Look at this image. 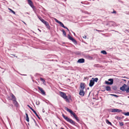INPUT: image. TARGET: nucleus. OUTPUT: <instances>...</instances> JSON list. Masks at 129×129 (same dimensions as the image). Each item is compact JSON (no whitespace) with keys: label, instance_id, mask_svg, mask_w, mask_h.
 <instances>
[{"label":"nucleus","instance_id":"nucleus-24","mask_svg":"<svg viewBox=\"0 0 129 129\" xmlns=\"http://www.w3.org/2000/svg\"><path fill=\"white\" fill-rule=\"evenodd\" d=\"M105 83L106 84H107L112 85L111 83H110V82H109L107 81H105Z\"/></svg>","mask_w":129,"mask_h":129},{"label":"nucleus","instance_id":"nucleus-32","mask_svg":"<svg viewBox=\"0 0 129 129\" xmlns=\"http://www.w3.org/2000/svg\"><path fill=\"white\" fill-rule=\"evenodd\" d=\"M26 120L28 122H29V119L28 117H26Z\"/></svg>","mask_w":129,"mask_h":129},{"label":"nucleus","instance_id":"nucleus-42","mask_svg":"<svg viewBox=\"0 0 129 129\" xmlns=\"http://www.w3.org/2000/svg\"><path fill=\"white\" fill-rule=\"evenodd\" d=\"M96 30V31H101V30Z\"/></svg>","mask_w":129,"mask_h":129},{"label":"nucleus","instance_id":"nucleus-13","mask_svg":"<svg viewBox=\"0 0 129 129\" xmlns=\"http://www.w3.org/2000/svg\"><path fill=\"white\" fill-rule=\"evenodd\" d=\"M84 59L83 58H81L79 59L78 61L77 62L79 63H83L84 62Z\"/></svg>","mask_w":129,"mask_h":129},{"label":"nucleus","instance_id":"nucleus-6","mask_svg":"<svg viewBox=\"0 0 129 129\" xmlns=\"http://www.w3.org/2000/svg\"><path fill=\"white\" fill-rule=\"evenodd\" d=\"M41 21L48 28H50V26L48 23L46 21L44 20L43 19H41Z\"/></svg>","mask_w":129,"mask_h":129},{"label":"nucleus","instance_id":"nucleus-23","mask_svg":"<svg viewBox=\"0 0 129 129\" xmlns=\"http://www.w3.org/2000/svg\"><path fill=\"white\" fill-rule=\"evenodd\" d=\"M106 121L107 123H108L111 125H112V124L110 122H109L108 120L106 119Z\"/></svg>","mask_w":129,"mask_h":129},{"label":"nucleus","instance_id":"nucleus-28","mask_svg":"<svg viewBox=\"0 0 129 129\" xmlns=\"http://www.w3.org/2000/svg\"><path fill=\"white\" fill-rule=\"evenodd\" d=\"M41 80L43 82V83L44 84V83L45 82V80L44 79H43L42 78H40Z\"/></svg>","mask_w":129,"mask_h":129},{"label":"nucleus","instance_id":"nucleus-34","mask_svg":"<svg viewBox=\"0 0 129 129\" xmlns=\"http://www.w3.org/2000/svg\"><path fill=\"white\" fill-rule=\"evenodd\" d=\"M119 124L121 126H123V124L122 122L120 123Z\"/></svg>","mask_w":129,"mask_h":129},{"label":"nucleus","instance_id":"nucleus-1","mask_svg":"<svg viewBox=\"0 0 129 129\" xmlns=\"http://www.w3.org/2000/svg\"><path fill=\"white\" fill-rule=\"evenodd\" d=\"M62 115L63 117L67 121L70 122L72 124H75V122L72 119L69 118L67 116H65L63 114H62Z\"/></svg>","mask_w":129,"mask_h":129},{"label":"nucleus","instance_id":"nucleus-14","mask_svg":"<svg viewBox=\"0 0 129 129\" xmlns=\"http://www.w3.org/2000/svg\"><path fill=\"white\" fill-rule=\"evenodd\" d=\"M13 103L15 105V106L16 107H18V104L16 101V100H13Z\"/></svg>","mask_w":129,"mask_h":129},{"label":"nucleus","instance_id":"nucleus-37","mask_svg":"<svg viewBox=\"0 0 129 129\" xmlns=\"http://www.w3.org/2000/svg\"><path fill=\"white\" fill-rule=\"evenodd\" d=\"M112 13L115 14L116 13V12L115 11H114L113 12H112Z\"/></svg>","mask_w":129,"mask_h":129},{"label":"nucleus","instance_id":"nucleus-8","mask_svg":"<svg viewBox=\"0 0 129 129\" xmlns=\"http://www.w3.org/2000/svg\"><path fill=\"white\" fill-rule=\"evenodd\" d=\"M28 4L33 9H34V7L33 5L32 2L31 1V0H27Z\"/></svg>","mask_w":129,"mask_h":129},{"label":"nucleus","instance_id":"nucleus-15","mask_svg":"<svg viewBox=\"0 0 129 129\" xmlns=\"http://www.w3.org/2000/svg\"><path fill=\"white\" fill-rule=\"evenodd\" d=\"M74 117L78 122L79 121V120L78 117H77V116L76 114L74 116Z\"/></svg>","mask_w":129,"mask_h":129},{"label":"nucleus","instance_id":"nucleus-38","mask_svg":"<svg viewBox=\"0 0 129 129\" xmlns=\"http://www.w3.org/2000/svg\"><path fill=\"white\" fill-rule=\"evenodd\" d=\"M25 115H26V117H28V114H27V113H25Z\"/></svg>","mask_w":129,"mask_h":129},{"label":"nucleus","instance_id":"nucleus-31","mask_svg":"<svg viewBox=\"0 0 129 129\" xmlns=\"http://www.w3.org/2000/svg\"><path fill=\"white\" fill-rule=\"evenodd\" d=\"M126 92L127 93L129 92V87L128 86L127 89L126 90Z\"/></svg>","mask_w":129,"mask_h":129},{"label":"nucleus","instance_id":"nucleus-17","mask_svg":"<svg viewBox=\"0 0 129 129\" xmlns=\"http://www.w3.org/2000/svg\"><path fill=\"white\" fill-rule=\"evenodd\" d=\"M71 41H72V42H73L74 43V44H75L76 45L77 44V42L76 41V40H75L73 38L72 39V40H71Z\"/></svg>","mask_w":129,"mask_h":129},{"label":"nucleus","instance_id":"nucleus-26","mask_svg":"<svg viewBox=\"0 0 129 129\" xmlns=\"http://www.w3.org/2000/svg\"><path fill=\"white\" fill-rule=\"evenodd\" d=\"M33 111L35 114L36 115L37 117H38V115L36 112L34 110H33Z\"/></svg>","mask_w":129,"mask_h":129},{"label":"nucleus","instance_id":"nucleus-12","mask_svg":"<svg viewBox=\"0 0 129 129\" xmlns=\"http://www.w3.org/2000/svg\"><path fill=\"white\" fill-rule=\"evenodd\" d=\"M80 88H81L80 90H83L85 88L84 84L83 83H81L80 84Z\"/></svg>","mask_w":129,"mask_h":129},{"label":"nucleus","instance_id":"nucleus-11","mask_svg":"<svg viewBox=\"0 0 129 129\" xmlns=\"http://www.w3.org/2000/svg\"><path fill=\"white\" fill-rule=\"evenodd\" d=\"M94 83L93 80H90L89 83V85L90 87H91L93 85Z\"/></svg>","mask_w":129,"mask_h":129},{"label":"nucleus","instance_id":"nucleus-36","mask_svg":"<svg viewBox=\"0 0 129 129\" xmlns=\"http://www.w3.org/2000/svg\"><path fill=\"white\" fill-rule=\"evenodd\" d=\"M64 28L67 29L68 30V31H69V29H68V28L67 27L65 26V27H64Z\"/></svg>","mask_w":129,"mask_h":129},{"label":"nucleus","instance_id":"nucleus-45","mask_svg":"<svg viewBox=\"0 0 129 129\" xmlns=\"http://www.w3.org/2000/svg\"><path fill=\"white\" fill-rule=\"evenodd\" d=\"M39 119H40V118L39 117V116H38V117H37Z\"/></svg>","mask_w":129,"mask_h":129},{"label":"nucleus","instance_id":"nucleus-25","mask_svg":"<svg viewBox=\"0 0 129 129\" xmlns=\"http://www.w3.org/2000/svg\"><path fill=\"white\" fill-rule=\"evenodd\" d=\"M62 31L63 32V34L64 35V36L65 37H66V35L65 31L63 30H62Z\"/></svg>","mask_w":129,"mask_h":129},{"label":"nucleus","instance_id":"nucleus-44","mask_svg":"<svg viewBox=\"0 0 129 129\" xmlns=\"http://www.w3.org/2000/svg\"><path fill=\"white\" fill-rule=\"evenodd\" d=\"M38 29L40 31H41L40 30H39V29Z\"/></svg>","mask_w":129,"mask_h":129},{"label":"nucleus","instance_id":"nucleus-43","mask_svg":"<svg viewBox=\"0 0 129 129\" xmlns=\"http://www.w3.org/2000/svg\"><path fill=\"white\" fill-rule=\"evenodd\" d=\"M123 80L125 81H126V80H125L123 79Z\"/></svg>","mask_w":129,"mask_h":129},{"label":"nucleus","instance_id":"nucleus-22","mask_svg":"<svg viewBox=\"0 0 129 129\" xmlns=\"http://www.w3.org/2000/svg\"><path fill=\"white\" fill-rule=\"evenodd\" d=\"M68 38L69 39L71 40H72V39H73V38H72V37H71L69 35H68Z\"/></svg>","mask_w":129,"mask_h":129},{"label":"nucleus","instance_id":"nucleus-2","mask_svg":"<svg viewBox=\"0 0 129 129\" xmlns=\"http://www.w3.org/2000/svg\"><path fill=\"white\" fill-rule=\"evenodd\" d=\"M59 93L60 96L64 99L66 100L67 101L69 102V101L67 96L65 93L61 91H60Z\"/></svg>","mask_w":129,"mask_h":129},{"label":"nucleus","instance_id":"nucleus-41","mask_svg":"<svg viewBox=\"0 0 129 129\" xmlns=\"http://www.w3.org/2000/svg\"><path fill=\"white\" fill-rule=\"evenodd\" d=\"M83 38H84L85 39H86V36H85L84 37H83Z\"/></svg>","mask_w":129,"mask_h":129},{"label":"nucleus","instance_id":"nucleus-47","mask_svg":"<svg viewBox=\"0 0 129 129\" xmlns=\"http://www.w3.org/2000/svg\"><path fill=\"white\" fill-rule=\"evenodd\" d=\"M74 35H75V34L74 33Z\"/></svg>","mask_w":129,"mask_h":129},{"label":"nucleus","instance_id":"nucleus-10","mask_svg":"<svg viewBox=\"0 0 129 129\" xmlns=\"http://www.w3.org/2000/svg\"><path fill=\"white\" fill-rule=\"evenodd\" d=\"M85 92L83 90H80V91L79 93V95L82 96H83L84 95Z\"/></svg>","mask_w":129,"mask_h":129},{"label":"nucleus","instance_id":"nucleus-30","mask_svg":"<svg viewBox=\"0 0 129 129\" xmlns=\"http://www.w3.org/2000/svg\"><path fill=\"white\" fill-rule=\"evenodd\" d=\"M27 106L33 111V110H34L30 106L28 105H27Z\"/></svg>","mask_w":129,"mask_h":129},{"label":"nucleus","instance_id":"nucleus-40","mask_svg":"<svg viewBox=\"0 0 129 129\" xmlns=\"http://www.w3.org/2000/svg\"><path fill=\"white\" fill-rule=\"evenodd\" d=\"M39 19L41 21V19H42L41 18V17H39Z\"/></svg>","mask_w":129,"mask_h":129},{"label":"nucleus","instance_id":"nucleus-5","mask_svg":"<svg viewBox=\"0 0 129 129\" xmlns=\"http://www.w3.org/2000/svg\"><path fill=\"white\" fill-rule=\"evenodd\" d=\"M65 109L67 111L70 112L71 114L72 115L73 117L76 114L72 110L69 109L67 107H65Z\"/></svg>","mask_w":129,"mask_h":129},{"label":"nucleus","instance_id":"nucleus-19","mask_svg":"<svg viewBox=\"0 0 129 129\" xmlns=\"http://www.w3.org/2000/svg\"><path fill=\"white\" fill-rule=\"evenodd\" d=\"M101 53L104 54H106L107 53L105 50H103L101 51Z\"/></svg>","mask_w":129,"mask_h":129},{"label":"nucleus","instance_id":"nucleus-21","mask_svg":"<svg viewBox=\"0 0 129 129\" xmlns=\"http://www.w3.org/2000/svg\"><path fill=\"white\" fill-rule=\"evenodd\" d=\"M11 96L12 98L13 99V100H16L15 97L14 95H13V94H12Z\"/></svg>","mask_w":129,"mask_h":129},{"label":"nucleus","instance_id":"nucleus-29","mask_svg":"<svg viewBox=\"0 0 129 129\" xmlns=\"http://www.w3.org/2000/svg\"><path fill=\"white\" fill-rule=\"evenodd\" d=\"M94 80H93L94 81V82L95 81L96 82H97L98 80V79L97 78H95L94 79H93Z\"/></svg>","mask_w":129,"mask_h":129},{"label":"nucleus","instance_id":"nucleus-27","mask_svg":"<svg viewBox=\"0 0 129 129\" xmlns=\"http://www.w3.org/2000/svg\"><path fill=\"white\" fill-rule=\"evenodd\" d=\"M123 114L126 116H129V112H127L125 113H123Z\"/></svg>","mask_w":129,"mask_h":129},{"label":"nucleus","instance_id":"nucleus-3","mask_svg":"<svg viewBox=\"0 0 129 129\" xmlns=\"http://www.w3.org/2000/svg\"><path fill=\"white\" fill-rule=\"evenodd\" d=\"M109 111L112 112H120L122 111V110L117 109H109Z\"/></svg>","mask_w":129,"mask_h":129},{"label":"nucleus","instance_id":"nucleus-9","mask_svg":"<svg viewBox=\"0 0 129 129\" xmlns=\"http://www.w3.org/2000/svg\"><path fill=\"white\" fill-rule=\"evenodd\" d=\"M38 88L41 91V92H42V94L44 95H45L46 94L45 93V92L44 91V90H43L42 88L40 87L39 86H38Z\"/></svg>","mask_w":129,"mask_h":129},{"label":"nucleus","instance_id":"nucleus-48","mask_svg":"<svg viewBox=\"0 0 129 129\" xmlns=\"http://www.w3.org/2000/svg\"><path fill=\"white\" fill-rule=\"evenodd\" d=\"M123 77L124 78H126V77Z\"/></svg>","mask_w":129,"mask_h":129},{"label":"nucleus","instance_id":"nucleus-33","mask_svg":"<svg viewBox=\"0 0 129 129\" xmlns=\"http://www.w3.org/2000/svg\"><path fill=\"white\" fill-rule=\"evenodd\" d=\"M110 95L113 96L115 97H118V96L114 94H110Z\"/></svg>","mask_w":129,"mask_h":129},{"label":"nucleus","instance_id":"nucleus-46","mask_svg":"<svg viewBox=\"0 0 129 129\" xmlns=\"http://www.w3.org/2000/svg\"><path fill=\"white\" fill-rule=\"evenodd\" d=\"M55 124V125L56 126V127H57V125H56V124Z\"/></svg>","mask_w":129,"mask_h":129},{"label":"nucleus","instance_id":"nucleus-18","mask_svg":"<svg viewBox=\"0 0 129 129\" xmlns=\"http://www.w3.org/2000/svg\"><path fill=\"white\" fill-rule=\"evenodd\" d=\"M108 81H110V83H112V84L113 83V79H109L108 80Z\"/></svg>","mask_w":129,"mask_h":129},{"label":"nucleus","instance_id":"nucleus-7","mask_svg":"<svg viewBox=\"0 0 129 129\" xmlns=\"http://www.w3.org/2000/svg\"><path fill=\"white\" fill-rule=\"evenodd\" d=\"M54 20L55 21L57 22V23L59 24L60 26H61L64 28L65 27V26L63 25V24L61 22L59 21H58L55 18H54Z\"/></svg>","mask_w":129,"mask_h":129},{"label":"nucleus","instance_id":"nucleus-16","mask_svg":"<svg viewBox=\"0 0 129 129\" xmlns=\"http://www.w3.org/2000/svg\"><path fill=\"white\" fill-rule=\"evenodd\" d=\"M106 90L108 91H110L111 90V87L109 86H106Z\"/></svg>","mask_w":129,"mask_h":129},{"label":"nucleus","instance_id":"nucleus-49","mask_svg":"<svg viewBox=\"0 0 129 129\" xmlns=\"http://www.w3.org/2000/svg\"><path fill=\"white\" fill-rule=\"evenodd\" d=\"M127 98H129V96H127Z\"/></svg>","mask_w":129,"mask_h":129},{"label":"nucleus","instance_id":"nucleus-20","mask_svg":"<svg viewBox=\"0 0 129 129\" xmlns=\"http://www.w3.org/2000/svg\"><path fill=\"white\" fill-rule=\"evenodd\" d=\"M8 9L10 10V11L12 13H13L14 14H15V12H14L11 9L8 8Z\"/></svg>","mask_w":129,"mask_h":129},{"label":"nucleus","instance_id":"nucleus-39","mask_svg":"<svg viewBox=\"0 0 129 129\" xmlns=\"http://www.w3.org/2000/svg\"><path fill=\"white\" fill-rule=\"evenodd\" d=\"M25 115H26V117H28V114H27V113H25Z\"/></svg>","mask_w":129,"mask_h":129},{"label":"nucleus","instance_id":"nucleus-35","mask_svg":"<svg viewBox=\"0 0 129 129\" xmlns=\"http://www.w3.org/2000/svg\"><path fill=\"white\" fill-rule=\"evenodd\" d=\"M36 104L37 105H39L40 104L39 102H36Z\"/></svg>","mask_w":129,"mask_h":129},{"label":"nucleus","instance_id":"nucleus-4","mask_svg":"<svg viewBox=\"0 0 129 129\" xmlns=\"http://www.w3.org/2000/svg\"><path fill=\"white\" fill-rule=\"evenodd\" d=\"M128 86L126 84H124L120 88V89L122 91H126Z\"/></svg>","mask_w":129,"mask_h":129},{"label":"nucleus","instance_id":"nucleus-50","mask_svg":"<svg viewBox=\"0 0 129 129\" xmlns=\"http://www.w3.org/2000/svg\"><path fill=\"white\" fill-rule=\"evenodd\" d=\"M61 129H64L63 128H61Z\"/></svg>","mask_w":129,"mask_h":129}]
</instances>
